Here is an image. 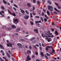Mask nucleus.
<instances>
[{"label": "nucleus", "mask_w": 61, "mask_h": 61, "mask_svg": "<svg viewBox=\"0 0 61 61\" xmlns=\"http://www.w3.org/2000/svg\"><path fill=\"white\" fill-rule=\"evenodd\" d=\"M42 36L44 37V38L45 37H46V38H45V39L46 40H47V38H48V37H51V35H47V34H45V36H44L43 34H41Z\"/></svg>", "instance_id": "1"}, {"label": "nucleus", "mask_w": 61, "mask_h": 61, "mask_svg": "<svg viewBox=\"0 0 61 61\" xmlns=\"http://www.w3.org/2000/svg\"><path fill=\"white\" fill-rule=\"evenodd\" d=\"M48 48H52V52H53L54 54H56V53H55V51L53 48V47L52 46H47L46 48V50L47 51L48 50Z\"/></svg>", "instance_id": "2"}, {"label": "nucleus", "mask_w": 61, "mask_h": 61, "mask_svg": "<svg viewBox=\"0 0 61 61\" xmlns=\"http://www.w3.org/2000/svg\"><path fill=\"white\" fill-rule=\"evenodd\" d=\"M53 8L50 6H48V9L50 10V11H53Z\"/></svg>", "instance_id": "3"}, {"label": "nucleus", "mask_w": 61, "mask_h": 61, "mask_svg": "<svg viewBox=\"0 0 61 61\" xmlns=\"http://www.w3.org/2000/svg\"><path fill=\"white\" fill-rule=\"evenodd\" d=\"M8 11L10 15H13V16H16V15L15 13H13L12 14V13L10 12V11L9 10H8Z\"/></svg>", "instance_id": "4"}, {"label": "nucleus", "mask_w": 61, "mask_h": 61, "mask_svg": "<svg viewBox=\"0 0 61 61\" xmlns=\"http://www.w3.org/2000/svg\"><path fill=\"white\" fill-rule=\"evenodd\" d=\"M27 60H26V61H28L30 60H31V58L29 57V56H28L27 57Z\"/></svg>", "instance_id": "5"}, {"label": "nucleus", "mask_w": 61, "mask_h": 61, "mask_svg": "<svg viewBox=\"0 0 61 61\" xmlns=\"http://www.w3.org/2000/svg\"><path fill=\"white\" fill-rule=\"evenodd\" d=\"M15 24H16L17 23V22L18 21V20L17 19H15V20H13Z\"/></svg>", "instance_id": "6"}, {"label": "nucleus", "mask_w": 61, "mask_h": 61, "mask_svg": "<svg viewBox=\"0 0 61 61\" xmlns=\"http://www.w3.org/2000/svg\"><path fill=\"white\" fill-rule=\"evenodd\" d=\"M9 46H10L11 47L12 46V44L11 43H8L7 44V46L8 47H9Z\"/></svg>", "instance_id": "7"}, {"label": "nucleus", "mask_w": 61, "mask_h": 61, "mask_svg": "<svg viewBox=\"0 0 61 61\" xmlns=\"http://www.w3.org/2000/svg\"><path fill=\"white\" fill-rule=\"evenodd\" d=\"M29 16L27 15L25 16L24 17V18L25 19H28L29 18Z\"/></svg>", "instance_id": "8"}, {"label": "nucleus", "mask_w": 61, "mask_h": 61, "mask_svg": "<svg viewBox=\"0 0 61 61\" xmlns=\"http://www.w3.org/2000/svg\"><path fill=\"white\" fill-rule=\"evenodd\" d=\"M55 5H57V6L58 9H61V7L58 6V4H57V3H55Z\"/></svg>", "instance_id": "9"}, {"label": "nucleus", "mask_w": 61, "mask_h": 61, "mask_svg": "<svg viewBox=\"0 0 61 61\" xmlns=\"http://www.w3.org/2000/svg\"><path fill=\"white\" fill-rule=\"evenodd\" d=\"M18 45L20 47V48H22V45L21 44H20V43H18Z\"/></svg>", "instance_id": "10"}, {"label": "nucleus", "mask_w": 61, "mask_h": 61, "mask_svg": "<svg viewBox=\"0 0 61 61\" xmlns=\"http://www.w3.org/2000/svg\"><path fill=\"white\" fill-rule=\"evenodd\" d=\"M47 39L48 42H50V41H52V40H51V38H48Z\"/></svg>", "instance_id": "11"}, {"label": "nucleus", "mask_w": 61, "mask_h": 61, "mask_svg": "<svg viewBox=\"0 0 61 61\" xmlns=\"http://www.w3.org/2000/svg\"><path fill=\"white\" fill-rule=\"evenodd\" d=\"M0 47H1V49H3V50H4V47H3V46L1 45L0 44Z\"/></svg>", "instance_id": "12"}, {"label": "nucleus", "mask_w": 61, "mask_h": 61, "mask_svg": "<svg viewBox=\"0 0 61 61\" xmlns=\"http://www.w3.org/2000/svg\"><path fill=\"white\" fill-rule=\"evenodd\" d=\"M0 47H1V49H3V50H4V47H3V46L1 45L0 44Z\"/></svg>", "instance_id": "13"}, {"label": "nucleus", "mask_w": 61, "mask_h": 61, "mask_svg": "<svg viewBox=\"0 0 61 61\" xmlns=\"http://www.w3.org/2000/svg\"><path fill=\"white\" fill-rule=\"evenodd\" d=\"M0 47H1V49H3V50H4V47H3V46L1 45L0 44Z\"/></svg>", "instance_id": "14"}, {"label": "nucleus", "mask_w": 61, "mask_h": 61, "mask_svg": "<svg viewBox=\"0 0 61 61\" xmlns=\"http://www.w3.org/2000/svg\"><path fill=\"white\" fill-rule=\"evenodd\" d=\"M20 10L21 13H22L23 14H24V13H25V11H24V10H22V9H20Z\"/></svg>", "instance_id": "15"}, {"label": "nucleus", "mask_w": 61, "mask_h": 61, "mask_svg": "<svg viewBox=\"0 0 61 61\" xmlns=\"http://www.w3.org/2000/svg\"><path fill=\"white\" fill-rule=\"evenodd\" d=\"M11 27L12 28H16V27L14 25H12Z\"/></svg>", "instance_id": "16"}, {"label": "nucleus", "mask_w": 61, "mask_h": 61, "mask_svg": "<svg viewBox=\"0 0 61 61\" xmlns=\"http://www.w3.org/2000/svg\"><path fill=\"white\" fill-rule=\"evenodd\" d=\"M55 34L56 35H59V34L58 33V32H57V31H55Z\"/></svg>", "instance_id": "17"}, {"label": "nucleus", "mask_w": 61, "mask_h": 61, "mask_svg": "<svg viewBox=\"0 0 61 61\" xmlns=\"http://www.w3.org/2000/svg\"><path fill=\"white\" fill-rule=\"evenodd\" d=\"M27 5L29 7H31V5H30V3H28L27 4Z\"/></svg>", "instance_id": "18"}, {"label": "nucleus", "mask_w": 61, "mask_h": 61, "mask_svg": "<svg viewBox=\"0 0 61 61\" xmlns=\"http://www.w3.org/2000/svg\"><path fill=\"white\" fill-rule=\"evenodd\" d=\"M34 31L35 33H37H37H38V32L37 31V30L34 29Z\"/></svg>", "instance_id": "19"}, {"label": "nucleus", "mask_w": 61, "mask_h": 61, "mask_svg": "<svg viewBox=\"0 0 61 61\" xmlns=\"http://www.w3.org/2000/svg\"><path fill=\"white\" fill-rule=\"evenodd\" d=\"M27 54H31V51L29 50L27 51Z\"/></svg>", "instance_id": "20"}, {"label": "nucleus", "mask_w": 61, "mask_h": 61, "mask_svg": "<svg viewBox=\"0 0 61 61\" xmlns=\"http://www.w3.org/2000/svg\"><path fill=\"white\" fill-rule=\"evenodd\" d=\"M7 55L8 57L9 58H10V55L9 54H8L7 52Z\"/></svg>", "instance_id": "21"}, {"label": "nucleus", "mask_w": 61, "mask_h": 61, "mask_svg": "<svg viewBox=\"0 0 61 61\" xmlns=\"http://www.w3.org/2000/svg\"><path fill=\"white\" fill-rule=\"evenodd\" d=\"M1 7L2 9H3V10L5 9V11H6V10L5 9V8L3 6H2Z\"/></svg>", "instance_id": "22"}, {"label": "nucleus", "mask_w": 61, "mask_h": 61, "mask_svg": "<svg viewBox=\"0 0 61 61\" xmlns=\"http://www.w3.org/2000/svg\"><path fill=\"white\" fill-rule=\"evenodd\" d=\"M41 21H35V23L36 24H37V23H41Z\"/></svg>", "instance_id": "23"}, {"label": "nucleus", "mask_w": 61, "mask_h": 61, "mask_svg": "<svg viewBox=\"0 0 61 61\" xmlns=\"http://www.w3.org/2000/svg\"><path fill=\"white\" fill-rule=\"evenodd\" d=\"M25 12L26 13V14H27L28 15H29V12H28V11L26 10H25Z\"/></svg>", "instance_id": "24"}, {"label": "nucleus", "mask_w": 61, "mask_h": 61, "mask_svg": "<svg viewBox=\"0 0 61 61\" xmlns=\"http://www.w3.org/2000/svg\"><path fill=\"white\" fill-rule=\"evenodd\" d=\"M47 13L49 15H50V12L48 11H47Z\"/></svg>", "instance_id": "25"}, {"label": "nucleus", "mask_w": 61, "mask_h": 61, "mask_svg": "<svg viewBox=\"0 0 61 61\" xmlns=\"http://www.w3.org/2000/svg\"><path fill=\"white\" fill-rule=\"evenodd\" d=\"M20 28H18L16 30V31H17V32H19V31H20Z\"/></svg>", "instance_id": "26"}, {"label": "nucleus", "mask_w": 61, "mask_h": 61, "mask_svg": "<svg viewBox=\"0 0 61 61\" xmlns=\"http://www.w3.org/2000/svg\"><path fill=\"white\" fill-rule=\"evenodd\" d=\"M41 56H44V55L43 54V52H41Z\"/></svg>", "instance_id": "27"}, {"label": "nucleus", "mask_w": 61, "mask_h": 61, "mask_svg": "<svg viewBox=\"0 0 61 61\" xmlns=\"http://www.w3.org/2000/svg\"><path fill=\"white\" fill-rule=\"evenodd\" d=\"M35 39V37L32 38L31 39H30V41H32V40H34V39Z\"/></svg>", "instance_id": "28"}, {"label": "nucleus", "mask_w": 61, "mask_h": 61, "mask_svg": "<svg viewBox=\"0 0 61 61\" xmlns=\"http://www.w3.org/2000/svg\"><path fill=\"white\" fill-rule=\"evenodd\" d=\"M3 2L5 4H7V2H6L5 1V0H3Z\"/></svg>", "instance_id": "29"}, {"label": "nucleus", "mask_w": 61, "mask_h": 61, "mask_svg": "<svg viewBox=\"0 0 61 61\" xmlns=\"http://www.w3.org/2000/svg\"><path fill=\"white\" fill-rule=\"evenodd\" d=\"M54 9L55 10V11H57V12H59V11L58 10H57L56 8H55Z\"/></svg>", "instance_id": "30"}, {"label": "nucleus", "mask_w": 61, "mask_h": 61, "mask_svg": "<svg viewBox=\"0 0 61 61\" xmlns=\"http://www.w3.org/2000/svg\"><path fill=\"white\" fill-rule=\"evenodd\" d=\"M14 6H15V7H18V6H17V5H16L15 4H14Z\"/></svg>", "instance_id": "31"}, {"label": "nucleus", "mask_w": 61, "mask_h": 61, "mask_svg": "<svg viewBox=\"0 0 61 61\" xmlns=\"http://www.w3.org/2000/svg\"><path fill=\"white\" fill-rule=\"evenodd\" d=\"M42 46H43V47H45V45H44V44L43 43H42Z\"/></svg>", "instance_id": "32"}, {"label": "nucleus", "mask_w": 61, "mask_h": 61, "mask_svg": "<svg viewBox=\"0 0 61 61\" xmlns=\"http://www.w3.org/2000/svg\"><path fill=\"white\" fill-rule=\"evenodd\" d=\"M41 15L42 16H43L44 15V12H42L41 13Z\"/></svg>", "instance_id": "33"}, {"label": "nucleus", "mask_w": 61, "mask_h": 61, "mask_svg": "<svg viewBox=\"0 0 61 61\" xmlns=\"http://www.w3.org/2000/svg\"><path fill=\"white\" fill-rule=\"evenodd\" d=\"M45 57H46V59H48V57H47V56H46V54L45 55Z\"/></svg>", "instance_id": "34"}, {"label": "nucleus", "mask_w": 61, "mask_h": 61, "mask_svg": "<svg viewBox=\"0 0 61 61\" xmlns=\"http://www.w3.org/2000/svg\"><path fill=\"white\" fill-rule=\"evenodd\" d=\"M37 3L38 4H40V2L39 1H37Z\"/></svg>", "instance_id": "35"}, {"label": "nucleus", "mask_w": 61, "mask_h": 61, "mask_svg": "<svg viewBox=\"0 0 61 61\" xmlns=\"http://www.w3.org/2000/svg\"><path fill=\"white\" fill-rule=\"evenodd\" d=\"M46 54L47 56H50V54L48 53H47Z\"/></svg>", "instance_id": "36"}, {"label": "nucleus", "mask_w": 61, "mask_h": 61, "mask_svg": "<svg viewBox=\"0 0 61 61\" xmlns=\"http://www.w3.org/2000/svg\"><path fill=\"white\" fill-rule=\"evenodd\" d=\"M45 17H46V19H48V17H47V15H45Z\"/></svg>", "instance_id": "37"}, {"label": "nucleus", "mask_w": 61, "mask_h": 61, "mask_svg": "<svg viewBox=\"0 0 61 61\" xmlns=\"http://www.w3.org/2000/svg\"><path fill=\"white\" fill-rule=\"evenodd\" d=\"M35 17H36V18H40L39 16H35Z\"/></svg>", "instance_id": "38"}, {"label": "nucleus", "mask_w": 61, "mask_h": 61, "mask_svg": "<svg viewBox=\"0 0 61 61\" xmlns=\"http://www.w3.org/2000/svg\"><path fill=\"white\" fill-rule=\"evenodd\" d=\"M13 8L14 10H15V11H16V9L14 7Z\"/></svg>", "instance_id": "39"}, {"label": "nucleus", "mask_w": 61, "mask_h": 61, "mask_svg": "<svg viewBox=\"0 0 61 61\" xmlns=\"http://www.w3.org/2000/svg\"><path fill=\"white\" fill-rule=\"evenodd\" d=\"M33 3H36V0H33Z\"/></svg>", "instance_id": "40"}, {"label": "nucleus", "mask_w": 61, "mask_h": 61, "mask_svg": "<svg viewBox=\"0 0 61 61\" xmlns=\"http://www.w3.org/2000/svg\"><path fill=\"white\" fill-rule=\"evenodd\" d=\"M30 15L31 17H33V16H32V14L31 13L30 14Z\"/></svg>", "instance_id": "41"}, {"label": "nucleus", "mask_w": 61, "mask_h": 61, "mask_svg": "<svg viewBox=\"0 0 61 61\" xmlns=\"http://www.w3.org/2000/svg\"><path fill=\"white\" fill-rule=\"evenodd\" d=\"M48 3H49V4L50 5H51V1H49L48 2Z\"/></svg>", "instance_id": "42"}, {"label": "nucleus", "mask_w": 61, "mask_h": 61, "mask_svg": "<svg viewBox=\"0 0 61 61\" xmlns=\"http://www.w3.org/2000/svg\"><path fill=\"white\" fill-rule=\"evenodd\" d=\"M0 61H4L2 59V58H1L0 57Z\"/></svg>", "instance_id": "43"}, {"label": "nucleus", "mask_w": 61, "mask_h": 61, "mask_svg": "<svg viewBox=\"0 0 61 61\" xmlns=\"http://www.w3.org/2000/svg\"><path fill=\"white\" fill-rule=\"evenodd\" d=\"M20 40L22 41H25V40L22 39H20Z\"/></svg>", "instance_id": "44"}, {"label": "nucleus", "mask_w": 61, "mask_h": 61, "mask_svg": "<svg viewBox=\"0 0 61 61\" xmlns=\"http://www.w3.org/2000/svg\"><path fill=\"white\" fill-rule=\"evenodd\" d=\"M34 47H35V48H36V49H37V48L36 47V46H34Z\"/></svg>", "instance_id": "45"}, {"label": "nucleus", "mask_w": 61, "mask_h": 61, "mask_svg": "<svg viewBox=\"0 0 61 61\" xmlns=\"http://www.w3.org/2000/svg\"><path fill=\"white\" fill-rule=\"evenodd\" d=\"M36 55H38V52H36V53H35Z\"/></svg>", "instance_id": "46"}, {"label": "nucleus", "mask_w": 61, "mask_h": 61, "mask_svg": "<svg viewBox=\"0 0 61 61\" xmlns=\"http://www.w3.org/2000/svg\"><path fill=\"white\" fill-rule=\"evenodd\" d=\"M1 13H3V14H4V13H5V12H4L3 11H1Z\"/></svg>", "instance_id": "47"}, {"label": "nucleus", "mask_w": 61, "mask_h": 61, "mask_svg": "<svg viewBox=\"0 0 61 61\" xmlns=\"http://www.w3.org/2000/svg\"><path fill=\"white\" fill-rule=\"evenodd\" d=\"M8 52L9 54H11V52H10V50L8 51Z\"/></svg>", "instance_id": "48"}, {"label": "nucleus", "mask_w": 61, "mask_h": 61, "mask_svg": "<svg viewBox=\"0 0 61 61\" xmlns=\"http://www.w3.org/2000/svg\"><path fill=\"white\" fill-rule=\"evenodd\" d=\"M50 31H48V33H47V34H48V35H50Z\"/></svg>", "instance_id": "49"}, {"label": "nucleus", "mask_w": 61, "mask_h": 61, "mask_svg": "<svg viewBox=\"0 0 61 61\" xmlns=\"http://www.w3.org/2000/svg\"><path fill=\"white\" fill-rule=\"evenodd\" d=\"M44 20L46 22V21H47V20L46 19H44Z\"/></svg>", "instance_id": "50"}, {"label": "nucleus", "mask_w": 61, "mask_h": 61, "mask_svg": "<svg viewBox=\"0 0 61 61\" xmlns=\"http://www.w3.org/2000/svg\"><path fill=\"white\" fill-rule=\"evenodd\" d=\"M35 7H33V10H35Z\"/></svg>", "instance_id": "51"}, {"label": "nucleus", "mask_w": 61, "mask_h": 61, "mask_svg": "<svg viewBox=\"0 0 61 61\" xmlns=\"http://www.w3.org/2000/svg\"><path fill=\"white\" fill-rule=\"evenodd\" d=\"M30 24H31V25H33V22H30Z\"/></svg>", "instance_id": "52"}, {"label": "nucleus", "mask_w": 61, "mask_h": 61, "mask_svg": "<svg viewBox=\"0 0 61 61\" xmlns=\"http://www.w3.org/2000/svg\"><path fill=\"white\" fill-rule=\"evenodd\" d=\"M36 46H37V47H39V45L38 44H36Z\"/></svg>", "instance_id": "53"}, {"label": "nucleus", "mask_w": 61, "mask_h": 61, "mask_svg": "<svg viewBox=\"0 0 61 61\" xmlns=\"http://www.w3.org/2000/svg\"><path fill=\"white\" fill-rule=\"evenodd\" d=\"M51 30L52 31H54V29H51Z\"/></svg>", "instance_id": "54"}, {"label": "nucleus", "mask_w": 61, "mask_h": 61, "mask_svg": "<svg viewBox=\"0 0 61 61\" xmlns=\"http://www.w3.org/2000/svg\"><path fill=\"white\" fill-rule=\"evenodd\" d=\"M43 11L44 12H46V11L44 9H43Z\"/></svg>", "instance_id": "55"}, {"label": "nucleus", "mask_w": 61, "mask_h": 61, "mask_svg": "<svg viewBox=\"0 0 61 61\" xmlns=\"http://www.w3.org/2000/svg\"><path fill=\"white\" fill-rule=\"evenodd\" d=\"M54 13L55 14H57V13L56 12H54Z\"/></svg>", "instance_id": "56"}, {"label": "nucleus", "mask_w": 61, "mask_h": 61, "mask_svg": "<svg viewBox=\"0 0 61 61\" xmlns=\"http://www.w3.org/2000/svg\"><path fill=\"white\" fill-rule=\"evenodd\" d=\"M11 3H13V0H11Z\"/></svg>", "instance_id": "57"}, {"label": "nucleus", "mask_w": 61, "mask_h": 61, "mask_svg": "<svg viewBox=\"0 0 61 61\" xmlns=\"http://www.w3.org/2000/svg\"><path fill=\"white\" fill-rule=\"evenodd\" d=\"M33 15H36V14L35 13H33Z\"/></svg>", "instance_id": "58"}, {"label": "nucleus", "mask_w": 61, "mask_h": 61, "mask_svg": "<svg viewBox=\"0 0 61 61\" xmlns=\"http://www.w3.org/2000/svg\"><path fill=\"white\" fill-rule=\"evenodd\" d=\"M12 60L13 61H15V59L14 58H12Z\"/></svg>", "instance_id": "59"}, {"label": "nucleus", "mask_w": 61, "mask_h": 61, "mask_svg": "<svg viewBox=\"0 0 61 61\" xmlns=\"http://www.w3.org/2000/svg\"><path fill=\"white\" fill-rule=\"evenodd\" d=\"M2 55L3 56H5V53L3 52L2 53Z\"/></svg>", "instance_id": "60"}, {"label": "nucleus", "mask_w": 61, "mask_h": 61, "mask_svg": "<svg viewBox=\"0 0 61 61\" xmlns=\"http://www.w3.org/2000/svg\"><path fill=\"white\" fill-rule=\"evenodd\" d=\"M30 49H31V48H32V47L31 46H30L29 47Z\"/></svg>", "instance_id": "61"}, {"label": "nucleus", "mask_w": 61, "mask_h": 61, "mask_svg": "<svg viewBox=\"0 0 61 61\" xmlns=\"http://www.w3.org/2000/svg\"><path fill=\"white\" fill-rule=\"evenodd\" d=\"M7 30H11V29L9 28H7Z\"/></svg>", "instance_id": "62"}, {"label": "nucleus", "mask_w": 61, "mask_h": 61, "mask_svg": "<svg viewBox=\"0 0 61 61\" xmlns=\"http://www.w3.org/2000/svg\"><path fill=\"white\" fill-rule=\"evenodd\" d=\"M3 51L2 50H1L0 51V52L1 53H3Z\"/></svg>", "instance_id": "63"}, {"label": "nucleus", "mask_w": 61, "mask_h": 61, "mask_svg": "<svg viewBox=\"0 0 61 61\" xmlns=\"http://www.w3.org/2000/svg\"><path fill=\"white\" fill-rule=\"evenodd\" d=\"M5 61H8V60L7 59H5Z\"/></svg>", "instance_id": "64"}]
</instances>
